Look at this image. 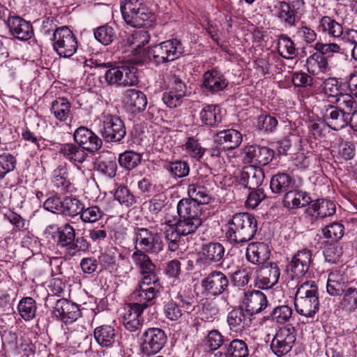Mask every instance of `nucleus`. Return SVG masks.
<instances>
[{"label":"nucleus","mask_w":357,"mask_h":357,"mask_svg":"<svg viewBox=\"0 0 357 357\" xmlns=\"http://www.w3.org/2000/svg\"><path fill=\"white\" fill-rule=\"evenodd\" d=\"M257 230V221L254 215L238 213L228 222L225 235L231 243L242 245L252 239Z\"/></svg>","instance_id":"nucleus-1"},{"label":"nucleus","mask_w":357,"mask_h":357,"mask_svg":"<svg viewBox=\"0 0 357 357\" xmlns=\"http://www.w3.org/2000/svg\"><path fill=\"white\" fill-rule=\"evenodd\" d=\"M298 314L313 317L319 309L318 287L314 281L307 280L297 286L294 299Z\"/></svg>","instance_id":"nucleus-2"},{"label":"nucleus","mask_w":357,"mask_h":357,"mask_svg":"<svg viewBox=\"0 0 357 357\" xmlns=\"http://www.w3.org/2000/svg\"><path fill=\"white\" fill-rule=\"evenodd\" d=\"M70 223H65L61 228H58V234L52 235L56 245L65 249L66 252L75 255L78 252H86L90 248V243L84 236L76 238L75 229Z\"/></svg>","instance_id":"nucleus-3"},{"label":"nucleus","mask_w":357,"mask_h":357,"mask_svg":"<svg viewBox=\"0 0 357 357\" xmlns=\"http://www.w3.org/2000/svg\"><path fill=\"white\" fill-rule=\"evenodd\" d=\"M132 241L135 250L158 254L163 249L160 234L145 227H136L133 229Z\"/></svg>","instance_id":"nucleus-4"},{"label":"nucleus","mask_w":357,"mask_h":357,"mask_svg":"<svg viewBox=\"0 0 357 357\" xmlns=\"http://www.w3.org/2000/svg\"><path fill=\"white\" fill-rule=\"evenodd\" d=\"M121 12L126 23L133 27L146 26L153 17L139 0H125L121 5Z\"/></svg>","instance_id":"nucleus-5"},{"label":"nucleus","mask_w":357,"mask_h":357,"mask_svg":"<svg viewBox=\"0 0 357 357\" xmlns=\"http://www.w3.org/2000/svg\"><path fill=\"white\" fill-rule=\"evenodd\" d=\"M185 47L180 40L174 38L152 47L150 56L156 65L173 61L184 54Z\"/></svg>","instance_id":"nucleus-6"},{"label":"nucleus","mask_w":357,"mask_h":357,"mask_svg":"<svg viewBox=\"0 0 357 357\" xmlns=\"http://www.w3.org/2000/svg\"><path fill=\"white\" fill-rule=\"evenodd\" d=\"M161 288L160 281H150L146 283L139 280L137 287L131 294L130 297L133 302L130 304L140 307L144 310L152 305L153 301L158 296Z\"/></svg>","instance_id":"nucleus-7"},{"label":"nucleus","mask_w":357,"mask_h":357,"mask_svg":"<svg viewBox=\"0 0 357 357\" xmlns=\"http://www.w3.org/2000/svg\"><path fill=\"white\" fill-rule=\"evenodd\" d=\"M53 48L56 53L65 58L73 56L77 50V39L67 26H61L53 33Z\"/></svg>","instance_id":"nucleus-8"},{"label":"nucleus","mask_w":357,"mask_h":357,"mask_svg":"<svg viewBox=\"0 0 357 357\" xmlns=\"http://www.w3.org/2000/svg\"><path fill=\"white\" fill-rule=\"evenodd\" d=\"M100 133L108 143H122L126 135L124 122L114 115H106L103 117Z\"/></svg>","instance_id":"nucleus-9"},{"label":"nucleus","mask_w":357,"mask_h":357,"mask_svg":"<svg viewBox=\"0 0 357 357\" xmlns=\"http://www.w3.org/2000/svg\"><path fill=\"white\" fill-rule=\"evenodd\" d=\"M194 303L193 297L179 292L175 300H171L165 304V315L171 321H177L185 313L190 314L195 310Z\"/></svg>","instance_id":"nucleus-10"},{"label":"nucleus","mask_w":357,"mask_h":357,"mask_svg":"<svg viewBox=\"0 0 357 357\" xmlns=\"http://www.w3.org/2000/svg\"><path fill=\"white\" fill-rule=\"evenodd\" d=\"M140 349L146 356H150L158 353L165 345L167 337L163 330L159 328H149L142 334Z\"/></svg>","instance_id":"nucleus-11"},{"label":"nucleus","mask_w":357,"mask_h":357,"mask_svg":"<svg viewBox=\"0 0 357 357\" xmlns=\"http://www.w3.org/2000/svg\"><path fill=\"white\" fill-rule=\"evenodd\" d=\"M275 157V151L271 148L257 144L247 145L242 149L241 158L244 163H252L265 166Z\"/></svg>","instance_id":"nucleus-12"},{"label":"nucleus","mask_w":357,"mask_h":357,"mask_svg":"<svg viewBox=\"0 0 357 357\" xmlns=\"http://www.w3.org/2000/svg\"><path fill=\"white\" fill-rule=\"evenodd\" d=\"M296 341L294 328L291 326L280 328L271 343L273 353L278 357L287 354L292 349Z\"/></svg>","instance_id":"nucleus-13"},{"label":"nucleus","mask_w":357,"mask_h":357,"mask_svg":"<svg viewBox=\"0 0 357 357\" xmlns=\"http://www.w3.org/2000/svg\"><path fill=\"white\" fill-rule=\"evenodd\" d=\"M131 259L139 269L140 280L146 283L150 281H160L156 273V266L147 253L138 250H135L131 255Z\"/></svg>","instance_id":"nucleus-14"},{"label":"nucleus","mask_w":357,"mask_h":357,"mask_svg":"<svg viewBox=\"0 0 357 357\" xmlns=\"http://www.w3.org/2000/svg\"><path fill=\"white\" fill-rule=\"evenodd\" d=\"M312 263V251L307 248L298 250L291 258L287 271L292 277L301 278L308 272Z\"/></svg>","instance_id":"nucleus-15"},{"label":"nucleus","mask_w":357,"mask_h":357,"mask_svg":"<svg viewBox=\"0 0 357 357\" xmlns=\"http://www.w3.org/2000/svg\"><path fill=\"white\" fill-rule=\"evenodd\" d=\"M229 280L221 271H213L202 281V287L208 296H217L226 291Z\"/></svg>","instance_id":"nucleus-16"},{"label":"nucleus","mask_w":357,"mask_h":357,"mask_svg":"<svg viewBox=\"0 0 357 357\" xmlns=\"http://www.w3.org/2000/svg\"><path fill=\"white\" fill-rule=\"evenodd\" d=\"M73 137L76 143L84 151L94 153L102 146V139L92 130L84 126L76 129Z\"/></svg>","instance_id":"nucleus-17"},{"label":"nucleus","mask_w":357,"mask_h":357,"mask_svg":"<svg viewBox=\"0 0 357 357\" xmlns=\"http://www.w3.org/2000/svg\"><path fill=\"white\" fill-rule=\"evenodd\" d=\"M280 276V270L277 264L262 266L257 272L255 285L259 289H271L278 282Z\"/></svg>","instance_id":"nucleus-18"},{"label":"nucleus","mask_w":357,"mask_h":357,"mask_svg":"<svg viewBox=\"0 0 357 357\" xmlns=\"http://www.w3.org/2000/svg\"><path fill=\"white\" fill-rule=\"evenodd\" d=\"M252 317L243 307H236L227 314V322L229 329L234 333H241L251 325Z\"/></svg>","instance_id":"nucleus-19"},{"label":"nucleus","mask_w":357,"mask_h":357,"mask_svg":"<svg viewBox=\"0 0 357 357\" xmlns=\"http://www.w3.org/2000/svg\"><path fill=\"white\" fill-rule=\"evenodd\" d=\"M51 183L58 192L61 194L73 193L76 188L68 178L66 165H59L51 174Z\"/></svg>","instance_id":"nucleus-20"},{"label":"nucleus","mask_w":357,"mask_h":357,"mask_svg":"<svg viewBox=\"0 0 357 357\" xmlns=\"http://www.w3.org/2000/svg\"><path fill=\"white\" fill-rule=\"evenodd\" d=\"M324 119L329 128L334 130H339L350 123L351 116L335 107V105H329L326 107Z\"/></svg>","instance_id":"nucleus-21"},{"label":"nucleus","mask_w":357,"mask_h":357,"mask_svg":"<svg viewBox=\"0 0 357 357\" xmlns=\"http://www.w3.org/2000/svg\"><path fill=\"white\" fill-rule=\"evenodd\" d=\"M186 93L187 87L185 83L179 77H174L173 86L163 93L162 100L168 107L176 108L182 104Z\"/></svg>","instance_id":"nucleus-22"},{"label":"nucleus","mask_w":357,"mask_h":357,"mask_svg":"<svg viewBox=\"0 0 357 357\" xmlns=\"http://www.w3.org/2000/svg\"><path fill=\"white\" fill-rule=\"evenodd\" d=\"M6 24L12 35L19 40H27L33 34L31 24L20 16H9Z\"/></svg>","instance_id":"nucleus-23"},{"label":"nucleus","mask_w":357,"mask_h":357,"mask_svg":"<svg viewBox=\"0 0 357 357\" xmlns=\"http://www.w3.org/2000/svg\"><path fill=\"white\" fill-rule=\"evenodd\" d=\"M227 85L228 82L227 79L218 70H208L203 75L202 87L204 91L211 93H216L224 90Z\"/></svg>","instance_id":"nucleus-24"},{"label":"nucleus","mask_w":357,"mask_h":357,"mask_svg":"<svg viewBox=\"0 0 357 357\" xmlns=\"http://www.w3.org/2000/svg\"><path fill=\"white\" fill-rule=\"evenodd\" d=\"M54 312L58 318L65 323H71L80 317V310L77 305L66 299L58 300Z\"/></svg>","instance_id":"nucleus-25"},{"label":"nucleus","mask_w":357,"mask_h":357,"mask_svg":"<svg viewBox=\"0 0 357 357\" xmlns=\"http://www.w3.org/2000/svg\"><path fill=\"white\" fill-rule=\"evenodd\" d=\"M143 310L140 307L128 303L124 307L123 315V324L130 332H137L141 330L143 319L141 317Z\"/></svg>","instance_id":"nucleus-26"},{"label":"nucleus","mask_w":357,"mask_h":357,"mask_svg":"<svg viewBox=\"0 0 357 357\" xmlns=\"http://www.w3.org/2000/svg\"><path fill=\"white\" fill-rule=\"evenodd\" d=\"M264 170L255 165L245 167L240 176V181L243 185L250 190H256L264 181Z\"/></svg>","instance_id":"nucleus-27"},{"label":"nucleus","mask_w":357,"mask_h":357,"mask_svg":"<svg viewBox=\"0 0 357 357\" xmlns=\"http://www.w3.org/2000/svg\"><path fill=\"white\" fill-rule=\"evenodd\" d=\"M271 250L268 245L263 242H253L246 249V259L253 264H264L270 257Z\"/></svg>","instance_id":"nucleus-28"},{"label":"nucleus","mask_w":357,"mask_h":357,"mask_svg":"<svg viewBox=\"0 0 357 357\" xmlns=\"http://www.w3.org/2000/svg\"><path fill=\"white\" fill-rule=\"evenodd\" d=\"M59 153L64 159L77 166L79 169H80L79 165L82 164L89 156L77 144L73 143L61 144Z\"/></svg>","instance_id":"nucleus-29"},{"label":"nucleus","mask_w":357,"mask_h":357,"mask_svg":"<svg viewBox=\"0 0 357 357\" xmlns=\"http://www.w3.org/2000/svg\"><path fill=\"white\" fill-rule=\"evenodd\" d=\"M243 304L245 310L250 312L252 317L265 309L268 305V300L266 295L259 291L254 290L245 294Z\"/></svg>","instance_id":"nucleus-30"},{"label":"nucleus","mask_w":357,"mask_h":357,"mask_svg":"<svg viewBox=\"0 0 357 357\" xmlns=\"http://www.w3.org/2000/svg\"><path fill=\"white\" fill-rule=\"evenodd\" d=\"M347 278L340 270H333L328 275L326 291L332 296H339L348 288Z\"/></svg>","instance_id":"nucleus-31"},{"label":"nucleus","mask_w":357,"mask_h":357,"mask_svg":"<svg viewBox=\"0 0 357 357\" xmlns=\"http://www.w3.org/2000/svg\"><path fill=\"white\" fill-rule=\"evenodd\" d=\"M204 206L188 198L181 199L177 204L178 216L193 218L195 220H204Z\"/></svg>","instance_id":"nucleus-32"},{"label":"nucleus","mask_w":357,"mask_h":357,"mask_svg":"<svg viewBox=\"0 0 357 357\" xmlns=\"http://www.w3.org/2000/svg\"><path fill=\"white\" fill-rule=\"evenodd\" d=\"M199 119L207 127H217L222 121L220 107L215 104L206 105L199 112Z\"/></svg>","instance_id":"nucleus-33"},{"label":"nucleus","mask_w":357,"mask_h":357,"mask_svg":"<svg viewBox=\"0 0 357 357\" xmlns=\"http://www.w3.org/2000/svg\"><path fill=\"white\" fill-rule=\"evenodd\" d=\"M214 142L219 145L225 144V148L234 149L242 142L243 137L240 132L234 129L223 130L214 135Z\"/></svg>","instance_id":"nucleus-34"},{"label":"nucleus","mask_w":357,"mask_h":357,"mask_svg":"<svg viewBox=\"0 0 357 357\" xmlns=\"http://www.w3.org/2000/svg\"><path fill=\"white\" fill-rule=\"evenodd\" d=\"M95 340L102 347H111L117 342L118 332L109 325H102L93 331Z\"/></svg>","instance_id":"nucleus-35"},{"label":"nucleus","mask_w":357,"mask_h":357,"mask_svg":"<svg viewBox=\"0 0 357 357\" xmlns=\"http://www.w3.org/2000/svg\"><path fill=\"white\" fill-rule=\"evenodd\" d=\"M124 101L132 112H140L144 111L147 105L146 95L141 91L135 89L126 91Z\"/></svg>","instance_id":"nucleus-36"},{"label":"nucleus","mask_w":357,"mask_h":357,"mask_svg":"<svg viewBox=\"0 0 357 357\" xmlns=\"http://www.w3.org/2000/svg\"><path fill=\"white\" fill-rule=\"evenodd\" d=\"M294 184L295 181L289 174L280 172L272 176L270 188L275 194H285L294 188Z\"/></svg>","instance_id":"nucleus-37"},{"label":"nucleus","mask_w":357,"mask_h":357,"mask_svg":"<svg viewBox=\"0 0 357 357\" xmlns=\"http://www.w3.org/2000/svg\"><path fill=\"white\" fill-rule=\"evenodd\" d=\"M318 31L333 38H339L344 33L342 25L328 15L319 19Z\"/></svg>","instance_id":"nucleus-38"},{"label":"nucleus","mask_w":357,"mask_h":357,"mask_svg":"<svg viewBox=\"0 0 357 357\" xmlns=\"http://www.w3.org/2000/svg\"><path fill=\"white\" fill-rule=\"evenodd\" d=\"M50 112L58 121L66 122L72 117L71 103L66 98H57L52 102Z\"/></svg>","instance_id":"nucleus-39"},{"label":"nucleus","mask_w":357,"mask_h":357,"mask_svg":"<svg viewBox=\"0 0 357 357\" xmlns=\"http://www.w3.org/2000/svg\"><path fill=\"white\" fill-rule=\"evenodd\" d=\"M310 203V196L305 192L291 190L284 194L283 205L289 208H297L306 206Z\"/></svg>","instance_id":"nucleus-40"},{"label":"nucleus","mask_w":357,"mask_h":357,"mask_svg":"<svg viewBox=\"0 0 357 357\" xmlns=\"http://www.w3.org/2000/svg\"><path fill=\"white\" fill-rule=\"evenodd\" d=\"M305 66L307 72L312 75L326 73L331 70L326 57L318 52L313 53L307 59Z\"/></svg>","instance_id":"nucleus-41"},{"label":"nucleus","mask_w":357,"mask_h":357,"mask_svg":"<svg viewBox=\"0 0 357 357\" xmlns=\"http://www.w3.org/2000/svg\"><path fill=\"white\" fill-rule=\"evenodd\" d=\"M116 158L114 153L107 152L102 154L96 162V169L102 174L113 178L117 170Z\"/></svg>","instance_id":"nucleus-42"},{"label":"nucleus","mask_w":357,"mask_h":357,"mask_svg":"<svg viewBox=\"0 0 357 357\" xmlns=\"http://www.w3.org/2000/svg\"><path fill=\"white\" fill-rule=\"evenodd\" d=\"M188 200L196 202L202 206L208 204L211 199L209 191L199 183L190 184L188 187Z\"/></svg>","instance_id":"nucleus-43"},{"label":"nucleus","mask_w":357,"mask_h":357,"mask_svg":"<svg viewBox=\"0 0 357 357\" xmlns=\"http://www.w3.org/2000/svg\"><path fill=\"white\" fill-rule=\"evenodd\" d=\"M225 255V248L220 243H210L203 245L202 256L208 263L220 261Z\"/></svg>","instance_id":"nucleus-44"},{"label":"nucleus","mask_w":357,"mask_h":357,"mask_svg":"<svg viewBox=\"0 0 357 357\" xmlns=\"http://www.w3.org/2000/svg\"><path fill=\"white\" fill-rule=\"evenodd\" d=\"M343 91L340 79L328 77L323 82V92L331 102H333Z\"/></svg>","instance_id":"nucleus-45"},{"label":"nucleus","mask_w":357,"mask_h":357,"mask_svg":"<svg viewBox=\"0 0 357 357\" xmlns=\"http://www.w3.org/2000/svg\"><path fill=\"white\" fill-rule=\"evenodd\" d=\"M182 150L196 160H200L206 151L202 147L199 140L193 136L186 138L185 143L182 145Z\"/></svg>","instance_id":"nucleus-46"},{"label":"nucleus","mask_w":357,"mask_h":357,"mask_svg":"<svg viewBox=\"0 0 357 357\" xmlns=\"http://www.w3.org/2000/svg\"><path fill=\"white\" fill-rule=\"evenodd\" d=\"M310 209L313 211V215L322 218L333 215L336 211L335 203L324 199H317L312 202Z\"/></svg>","instance_id":"nucleus-47"},{"label":"nucleus","mask_w":357,"mask_h":357,"mask_svg":"<svg viewBox=\"0 0 357 357\" xmlns=\"http://www.w3.org/2000/svg\"><path fill=\"white\" fill-rule=\"evenodd\" d=\"M339 307L347 312H354L357 309V288L349 287L342 294Z\"/></svg>","instance_id":"nucleus-48"},{"label":"nucleus","mask_w":357,"mask_h":357,"mask_svg":"<svg viewBox=\"0 0 357 357\" xmlns=\"http://www.w3.org/2000/svg\"><path fill=\"white\" fill-rule=\"evenodd\" d=\"M20 317L26 321L32 320L36 314V303L31 297L22 298L17 305Z\"/></svg>","instance_id":"nucleus-49"},{"label":"nucleus","mask_w":357,"mask_h":357,"mask_svg":"<svg viewBox=\"0 0 357 357\" xmlns=\"http://www.w3.org/2000/svg\"><path fill=\"white\" fill-rule=\"evenodd\" d=\"M82 203L76 197L66 196L62 200L61 214L75 217L79 215L82 209Z\"/></svg>","instance_id":"nucleus-50"},{"label":"nucleus","mask_w":357,"mask_h":357,"mask_svg":"<svg viewBox=\"0 0 357 357\" xmlns=\"http://www.w3.org/2000/svg\"><path fill=\"white\" fill-rule=\"evenodd\" d=\"M354 98L350 92L344 93L343 91L332 103L335 104V107L347 112L351 116L357 108V102Z\"/></svg>","instance_id":"nucleus-51"},{"label":"nucleus","mask_w":357,"mask_h":357,"mask_svg":"<svg viewBox=\"0 0 357 357\" xmlns=\"http://www.w3.org/2000/svg\"><path fill=\"white\" fill-rule=\"evenodd\" d=\"M227 357H248L249 350L246 343L239 339L231 340L229 344L225 345Z\"/></svg>","instance_id":"nucleus-52"},{"label":"nucleus","mask_w":357,"mask_h":357,"mask_svg":"<svg viewBox=\"0 0 357 357\" xmlns=\"http://www.w3.org/2000/svg\"><path fill=\"white\" fill-rule=\"evenodd\" d=\"M278 48L280 54L284 59H291L296 55V49L293 40L286 35L278 36Z\"/></svg>","instance_id":"nucleus-53"},{"label":"nucleus","mask_w":357,"mask_h":357,"mask_svg":"<svg viewBox=\"0 0 357 357\" xmlns=\"http://www.w3.org/2000/svg\"><path fill=\"white\" fill-rule=\"evenodd\" d=\"M202 223V220H195L193 218L183 216H178L176 222L179 232L181 231L183 236L194 234Z\"/></svg>","instance_id":"nucleus-54"},{"label":"nucleus","mask_w":357,"mask_h":357,"mask_svg":"<svg viewBox=\"0 0 357 357\" xmlns=\"http://www.w3.org/2000/svg\"><path fill=\"white\" fill-rule=\"evenodd\" d=\"M278 13V18L284 24L289 26H294L296 24L295 11L286 1H280Z\"/></svg>","instance_id":"nucleus-55"},{"label":"nucleus","mask_w":357,"mask_h":357,"mask_svg":"<svg viewBox=\"0 0 357 357\" xmlns=\"http://www.w3.org/2000/svg\"><path fill=\"white\" fill-rule=\"evenodd\" d=\"M293 310L288 305H281L275 307L270 314V318L273 321L278 324L288 322L292 317Z\"/></svg>","instance_id":"nucleus-56"},{"label":"nucleus","mask_w":357,"mask_h":357,"mask_svg":"<svg viewBox=\"0 0 357 357\" xmlns=\"http://www.w3.org/2000/svg\"><path fill=\"white\" fill-rule=\"evenodd\" d=\"M118 160L122 167L131 170L140 163L141 155L135 151H126L119 155Z\"/></svg>","instance_id":"nucleus-57"},{"label":"nucleus","mask_w":357,"mask_h":357,"mask_svg":"<svg viewBox=\"0 0 357 357\" xmlns=\"http://www.w3.org/2000/svg\"><path fill=\"white\" fill-rule=\"evenodd\" d=\"M167 170L174 178H184L189 174V164L183 160H176L168 163Z\"/></svg>","instance_id":"nucleus-58"},{"label":"nucleus","mask_w":357,"mask_h":357,"mask_svg":"<svg viewBox=\"0 0 357 357\" xmlns=\"http://www.w3.org/2000/svg\"><path fill=\"white\" fill-rule=\"evenodd\" d=\"M314 49L321 55L325 56L328 61L335 54L343 53V50L336 43H324L317 42L314 44Z\"/></svg>","instance_id":"nucleus-59"},{"label":"nucleus","mask_w":357,"mask_h":357,"mask_svg":"<svg viewBox=\"0 0 357 357\" xmlns=\"http://www.w3.org/2000/svg\"><path fill=\"white\" fill-rule=\"evenodd\" d=\"M96 39L104 45H109L116 38V31L113 27L104 25L94 30Z\"/></svg>","instance_id":"nucleus-60"},{"label":"nucleus","mask_w":357,"mask_h":357,"mask_svg":"<svg viewBox=\"0 0 357 357\" xmlns=\"http://www.w3.org/2000/svg\"><path fill=\"white\" fill-rule=\"evenodd\" d=\"M278 121L275 116L264 114L257 117L256 127L265 132H273L275 130Z\"/></svg>","instance_id":"nucleus-61"},{"label":"nucleus","mask_w":357,"mask_h":357,"mask_svg":"<svg viewBox=\"0 0 357 357\" xmlns=\"http://www.w3.org/2000/svg\"><path fill=\"white\" fill-rule=\"evenodd\" d=\"M323 235L325 238L331 239L332 241H340L344 234V227L342 224L334 222L322 229Z\"/></svg>","instance_id":"nucleus-62"},{"label":"nucleus","mask_w":357,"mask_h":357,"mask_svg":"<svg viewBox=\"0 0 357 357\" xmlns=\"http://www.w3.org/2000/svg\"><path fill=\"white\" fill-rule=\"evenodd\" d=\"M103 214V211L98 206H91L86 208H84L82 206L79 218L85 223H93L100 220Z\"/></svg>","instance_id":"nucleus-63"},{"label":"nucleus","mask_w":357,"mask_h":357,"mask_svg":"<svg viewBox=\"0 0 357 357\" xmlns=\"http://www.w3.org/2000/svg\"><path fill=\"white\" fill-rule=\"evenodd\" d=\"M120 86H134L138 83L137 70L134 66H121Z\"/></svg>","instance_id":"nucleus-64"}]
</instances>
